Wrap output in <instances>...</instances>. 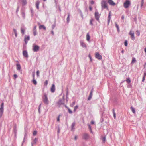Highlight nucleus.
<instances>
[{
  "label": "nucleus",
  "mask_w": 146,
  "mask_h": 146,
  "mask_svg": "<svg viewBox=\"0 0 146 146\" xmlns=\"http://www.w3.org/2000/svg\"><path fill=\"white\" fill-rule=\"evenodd\" d=\"M42 100L43 102L46 105H48L49 102L47 97V95L45 94H44V96L42 97Z\"/></svg>",
  "instance_id": "1"
},
{
  "label": "nucleus",
  "mask_w": 146,
  "mask_h": 146,
  "mask_svg": "<svg viewBox=\"0 0 146 146\" xmlns=\"http://www.w3.org/2000/svg\"><path fill=\"white\" fill-rule=\"evenodd\" d=\"M32 48L33 51L36 52H38L40 49V47L36 45L35 44H33Z\"/></svg>",
  "instance_id": "2"
},
{
  "label": "nucleus",
  "mask_w": 146,
  "mask_h": 146,
  "mask_svg": "<svg viewBox=\"0 0 146 146\" xmlns=\"http://www.w3.org/2000/svg\"><path fill=\"white\" fill-rule=\"evenodd\" d=\"M64 99L63 98V99H60L59 100V101L56 103L57 106L60 107V106L62 105H64Z\"/></svg>",
  "instance_id": "3"
},
{
  "label": "nucleus",
  "mask_w": 146,
  "mask_h": 146,
  "mask_svg": "<svg viewBox=\"0 0 146 146\" xmlns=\"http://www.w3.org/2000/svg\"><path fill=\"white\" fill-rule=\"evenodd\" d=\"M101 6L102 9L107 8L108 9V7L107 5V2L105 0H103L101 2Z\"/></svg>",
  "instance_id": "4"
},
{
  "label": "nucleus",
  "mask_w": 146,
  "mask_h": 146,
  "mask_svg": "<svg viewBox=\"0 0 146 146\" xmlns=\"http://www.w3.org/2000/svg\"><path fill=\"white\" fill-rule=\"evenodd\" d=\"M131 3L129 0H126L123 4L124 7L125 8H128L130 5Z\"/></svg>",
  "instance_id": "5"
},
{
  "label": "nucleus",
  "mask_w": 146,
  "mask_h": 146,
  "mask_svg": "<svg viewBox=\"0 0 146 146\" xmlns=\"http://www.w3.org/2000/svg\"><path fill=\"white\" fill-rule=\"evenodd\" d=\"M4 103H2L1 105L0 108V118L2 117L3 112Z\"/></svg>",
  "instance_id": "6"
},
{
  "label": "nucleus",
  "mask_w": 146,
  "mask_h": 146,
  "mask_svg": "<svg viewBox=\"0 0 146 146\" xmlns=\"http://www.w3.org/2000/svg\"><path fill=\"white\" fill-rule=\"evenodd\" d=\"M129 34L130 35L131 37V38L132 40H134L135 38L134 35V32H132L131 31H130L129 33Z\"/></svg>",
  "instance_id": "7"
},
{
  "label": "nucleus",
  "mask_w": 146,
  "mask_h": 146,
  "mask_svg": "<svg viewBox=\"0 0 146 146\" xmlns=\"http://www.w3.org/2000/svg\"><path fill=\"white\" fill-rule=\"evenodd\" d=\"M30 39V36L29 35L27 36L25 35V36L24 38V41L25 44H27L28 42V41Z\"/></svg>",
  "instance_id": "8"
},
{
  "label": "nucleus",
  "mask_w": 146,
  "mask_h": 146,
  "mask_svg": "<svg viewBox=\"0 0 146 146\" xmlns=\"http://www.w3.org/2000/svg\"><path fill=\"white\" fill-rule=\"evenodd\" d=\"M89 135L86 133L83 134L82 136V138L85 140H87L89 139Z\"/></svg>",
  "instance_id": "9"
},
{
  "label": "nucleus",
  "mask_w": 146,
  "mask_h": 146,
  "mask_svg": "<svg viewBox=\"0 0 146 146\" xmlns=\"http://www.w3.org/2000/svg\"><path fill=\"white\" fill-rule=\"evenodd\" d=\"M93 92V88H92L90 92V94L89 95V97L88 99V100H90L92 98V94Z\"/></svg>",
  "instance_id": "10"
},
{
  "label": "nucleus",
  "mask_w": 146,
  "mask_h": 146,
  "mask_svg": "<svg viewBox=\"0 0 146 146\" xmlns=\"http://www.w3.org/2000/svg\"><path fill=\"white\" fill-rule=\"evenodd\" d=\"M95 57L98 60H101L102 58V57L101 55L99 54L98 52L96 53L95 56Z\"/></svg>",
  "instance_id": "11"
},
{
  "label": "nucleus",
  "mask_w": 146,
  "mask_h": 146,
  "mask_svg": "<svg viewBox=\"0 0 146 146\" xmlns=\"http://www.w3.org/2000/svg\"><path fill=\"white\" fill-rule=\"evenodd\" d=\"M95 16L96 20L98 21L99 20L100 15L98 11H96L95 13Z\"/></svg>",
  "instance_id": "12"
},
{
  "label": "nucleus",
  "mask_w": 146,
  "mask_h": 146,
  "mask_svg": "<svg viewBox=\"0 0 146 146\" xmlns=\"http://www.w3.org/2000/svg\"><path fill=\"white\" fill-rule=\"evenodd\" d=\"M23 55L26 58H28V55L27 52L26 50H24L23 51Z\"/></svg>",
  "instance_id": "13"
},
{
  "label": "nucleus",
  "mask_w": 146,
  "mask_h": 146,
  "mask_svg": "<svg viewBox=\"0 0 146 146\" xmlns=\"http://www.w3.org/2000/svg\"><path fill=\"white\" fill-rule=\"evenodd\" d=\"M51 91L52 92H54L55 91V86L54 84H52L50 89Z\"/></svg>",
  "instance_id": "14"
},
{
  "label": "nucleus",
  "mask_w": 146,
  "mask_h": 146,
  "mask_svg": "<svg viewBox=\"0 0 146 146\" xmlns=\"http://www.w3.org/2000/svg\"><path fill=\"white\" fill-rule=\"evenodd\" d=\"M75 125V122H73L71 125V130L72 131H74V130L75 129V128H74Z\"/></svg>",
  "instance_id": "15"
},
{
  "label": "nucleus",
  "mask_w": 146,
  "mask_h": 146,
  "mask_svg": "<svg viewBox=\"0 0 146 146\" xmlns=\"http://www.w3.org/2000/svg\"><path fill=\"white\" fill-rule=\"evenodd\" d=\"M111 19V12H110L108 16V24H109L110 23V20Z\"/></svg>",
  "instance_id": "16"
},
{
  "label": "nucleus",
  "mask_w": 146,
  "mask_h": 146,
  "mask_svg": "<svg viewBox=\"0 0 146 146\" xmlns=\"http://www.w3.org/2000/svg\"><path fill=\"white\" fill-rule=\"evenodd\" d=\"M25 28L21 27V32L23 35L25 33Z\"/></svg>",
  "instance_id": "17"
},
{
  "label": "nucleus",
  "mask_w": 146,
  "mask_h": 146,
  "mask_svg": "<svg viewBox=\"0 0 146 146\" xmlns=\"http://www.w3.org/2000/svg\"><path fill=\"white\" fill-rule=\"evenodd\" d=\"M108 2L110 5H115V3L112 0H109Z\"/></svg>",
  "instance_id": "18"
},
{
  "label": "nucleus",
  "mask_w": 146,
  "mask_h": 146,
  "mask_svg": "<svg viewBox=\"0 0 146 146\" xmlns=\"http://www.w3.org/2000/svg\"><path fill=\"white\" fill-rule=\"evenodd\" d=\"M40 3V1L39 0H37L36 3V8L37 9H39V5Z\"/></svg>",
  "instance_id": "19"
},
{
  "label": "nucleus",
  "mask_w": 146,
  "mask_h": 146,
  "mask_svg": "<svg viewBox=\"0 0 146 146\" xmlns=\"http://www.w3.org/2000/svg\"><path fill=\"white\" fill-rule=\"evenodd\" d=\"M39 28L40 29H43L45 30H46V27L43 25H39Z\"/></svg>",
  "instance_id": "20"
},
{
  "label": "nucleus",
  "mask_w": 146,
  "mask_h": 146,
  "mask_svg": "<svg viewBox=\"0 0 146 146\" xmlns=\"http://www.w3.org/2000/svg\"><path fill=\"white\" fill-rule=\"evenodd\" d=\"M38 140V139L37 138H35L33 140V142H32L31 143V144H32V143H33V145L34 144H36L37 141Z\"/></svg>",
  "instance_id": "21"
},
{
  "label": "nucleus",
  "mask_w": 146,
  "mask_h": 146,
  "mask_svg": "<svg viewBox=\"0 0 146 146\" xmlns=\"http://www.w3.org/2000/svg\"><path fill=\"white\" fill-rule=\"evenodd\" d=\"M81 45L82 46L84 47H86V44L84 43L83 41L82 40L80 41Z\"/></svg>",
  "instance_id": "22"
},
{
  "label": "nucleus",
  "mask_w": 146,
  "mask_h": 146,
  "mask_svg": "<svg viewBox=\"0 0 146 146\" xmlns=\"http://www.w3.org/2000/svg\"><path fill=\"white\" fill-rule=\"evenodd\" d=\"M17 69L18 70H20L21 69V67L20 65L19 64H16Z\"/></svg>",
  "instance_id": "23"
},
{
  "label": "nucleus",
  "mask_w": 146,
  "mask_h": 146,
  "mask_svg": "<svg viewBox=\"0 0 146 146\" xmlns=\"http://www.w3.org/2000/svg\"><path fill=\"white\" fill-rule=\"evenodd\" d=\"M90 38V37L89 35V33H88L86 35V40L87 41H89Z\"/></svg>",
  "instance_id": "24"
},
{
  "label": "nucleus",
  "mask_w": 146,
  "mask_h": 146,
  "mask_svg": "<svg viewBox=\"0 0 146 146\" xmlns=\"http://www.w3.org/2000/svg\"><path fill=\"white\" fill-rule=\"evenodd\" d=\"M126 81L127 83L128 84H129L131 82V80L130 78H127Z\"/></svg>",
  "instance_id": "25"
},
{
  "label": "nucleus",
  "mask_w": 146,
  "mask_h": 146,
  "mask_svg": "<svg viewBox=\"0 0 146 146\" xmlns=\"http://www.w3.org/2000/svg\"><path fill=\"white\" fill-rule=\"evenodd\" d=\"M131 110L132 112L134 113H135V108L131 106Z\"/></svg>",
  "instance_id": "26"
},
{
  "label": "nucleus",
  "mask_w": 146,
  "mask_h": 146,
  "mask_svg": "<svg viewBox=\"0 0 146 146\" xmlns=\"http://www.w3.org/2000/svg\"><path fill=\"white\" fill-rule=\"evenodd\" d=\"M22 0V5H26L27 3L26 0Z\"/></svg>",
  "instance_id": "27"
},
{
  "label": "nucleus",
  "mask_w": 146,
  "mask_h": 146,
  "mask_svg": "<svg viewBox=\"0 0 146 146\" xmlns=\"http://www.w3.org/2000/svg\"><path fill=\"white\" fill-rule=\"evenodd\" d=\"M94 21V20L93 19V18H91L90 20V25H93V23H92V22Z\"/></svg>",
  "instance_id": "28"
},
{
  "label": "nucleus",
  "mask_w": 146,
  "mask_h": 146,
  "mask_svg": "<svg viewBox=\"0 0 146 146\" xmlns=\"http://www.w3.org/2000/svg\"><path fill=\"white\" fill-rule=\"evenodd\" d=\"M32 82L35 85H36L37 84V82L35 79H33Z\"/></svg>",
  "instance_id": "29"
},
{
  "label": "nucleus",
  "mask_w": 146,
  "mask_h": 146,
  "mask_svg": "<svg viewBox=\"0 0 146 146\" xmlns=\"http://www.w3.org/2000/svg\"><path fill=\"white\" fill-rule=\"evenodd\" d=\"M33 32L34 36H35L37 34L36 30H33Z\"/></svg>",
  "instance_id": "30"
},
{
  "label": "nucleus",
  "mask_w": 146,
  "mask_h": 146,
  "mask_svg": "<svg viewBox=\"0 0 146 146\" xmlns=\"http://www.w3.org/2000/svg\"><path fill=\"white\" fill-rule=\"evenodd\" d=\"M136 61V60L135 58H133L132 59L131 62V63H134Z\"/></svg>",
  "instance_id": "31"
},
{
  "label": "nucleus",
  "mask_w": 146,
  "mask_h": 146,
  "mask_svg": "<svg viewBox=\"0 0 146 146\" xmlns=\"http://www.w3.org/2000/svg\"><path fill=\"white\" fill-rule=\"evenodd\" d=\"M113 116H114V118L115 119L116 118V114H115V112L114 109H113Z\"/></svg>",
  "instance_id": "32"
},
{
  "label": "nucleus",
  "mask_w": 146,
  "mask_h": 146,
  "mask_svg": "<svg viewBox=\"0 0 146 146\" xmlns=\"http://www.w3.org/2000/svg\"><path fill=\"white\" fill-rule=\"evenodd\" d=\"M70 14L69 13L67 17V23H69L70 21Z\"/></svg>",
  "instance_id": "33"
},
{
  "label": "nucleus",
  "mask_w": 146,
  "mask_h": 146,
  "mask_svg": "<svg viewBox=\"0 0 146 146\" xmlns=\"http://www.w3.org/2000/svg\"><path fill=\"white\" fill-rule=\"evenodd\" d=\"M115 26L117 29L118 31L119 32V26L116 23H115Z\"/></svg>",
  "instance_id": "34"
},
{
  "label": "nucleus",
  "mask_w": 146,
  "mask_h": 146,
  "mask_svg": "<svg viewBox=\"0 0 146 146\" xmlns=\"http://www.w3.org/2000/svg\"><path fill=\"white\" fill-rule=\"evenodd\" d=\"M102 141L103 143H105L106 140V138L105 137H103L102 139Z\"/></svg>",
  "instance_id": "35"
},
{
  "label": "nucleus",
  "mask_w": 146,
  "mask_h": 146,
  "mask_svg": "<svg viewBox=\"0 0 146 146\" xmlns=\"http://www.w3.org/2000/svg\"><path fill=\"white\" fill-rule=\"evenodd\" d=\"M22 15L23 18H25V14L24 12H22L21 13Z\"/></svg>",
  "instance_id": "36"
},
{
  "label": "nucleus",
  "mask_w": 146,
  "mask_h": 146,
  "mask_svg": "<svg viewBox=\"0 0 146 146\" xmlns=\"http://www.w3.org/2000/svg\"><path fill=\"white\" fill-rule=\"evenodd\" d=\"M78 107V106L77 105H76V106H75L74 107V112H75L76 111V110L77 109Z\"/></svg>",
  "instance_id": "37"
},
{
  "label": "nucleus",
  "mask_w": 146,
  "mask_h": 146,
  "mask_svg": "<svg viewBox=\"0 0 146 146\" xmlns=\"http://www.w3.org/2000/svg\"><path fill=\"white\" fill-rule=\"evenodd\" d=\"M37 133V132L36 131H34L33 133V135H36Z\"/></svg>",
  "instance_id": "38"
},
{
  "label": "nucleus",
  "mask_w": 146,
  "mask_h": 146,
  "mask_svg": "<svg viewBox=\"0 0 146 146\" xmlns=\"http://www.w3.org/2000/svg\"><path fill=\"white\" fill-rule=\"evenodd\" d=\"M124 44L125 46H127V40H125L124 42Z\"/></svg>",
  "instance_id": "39"
},
{
  "label": "nucleus",
  "mask_w": 146,
  "mask_h": 146,
  "mask_svg": "<svg viewBox=\"0 0 146 146\" xmlns=\"http://www.w3.org/2000/svg\"><path fill=\"white\" fill-rule=\"evenodd\" d=\"M55 26H56V24L55 23L52 26V29H54V28H55Z\"/></svg>",
  "instance_id": "40"
},
{
  "label": "nucleus",
  "mask_w": 146,
  "mask_h": 146,
  "mask_svg": "<svg viewBox=\"0 0 146 146\" xmlns=\"http://www.w3.org/2000/svg\"><path fill=\"white\" fill-rule=\"evenodd\" d=\"M88 56H89V58H90V61L92 62V58L91 56H90V54H89V55Z\"/></svg>",
  "instance_id": "41"
},
{
  "label": "nucleus",
  "mask_w": 146,
  "mask_h": 146,
  "mask_svg": "<svg viewBox=\"0 0 146 146\" xmlns=\"http://www.w3.org/2000/svg\"><path fill=\"white\" fill-rule=\"evenodd\" d=\"M75 102H73L72 104H71V105H70V106H73L75 104Z\"/></svg>",
  "instance_id": "42"
},
{
  "label": "nucleus",
  "mask_w": 146,
  "mask_h": 146,
  "mask_svg": "<svg viewBox=\"0 0 146 146\" xmlns=\"http://www.w3.org/2000/svg\"><path fill=\"white\" fill-rule=\"evenodd\" d=\"M48 83V81L47 80H46L45 81L44 83V85H47Z\"/></svg>",
  "instance_id": "43"
},
{
  "label": "nucleus",
  "mask_w": 146,
  "mask_h": 146,
  "mask_svg": "<svg viewBox=\"0 0 146 146\" xmlns=\"http://www.w3.org/2000/svg\"><path fill=\"white\" fill-rule=\"evenodd\" d=\"M137 33L138 36H139L140 35V32L139 31L137 30L136 31Z\"/></svg>",
  "instance_id": "44"
},
{
  "label": "nucleus",
  "mask_w": 146,
  "mask_h": 146,
  "mask_svg": "<svg viewBox=\"0 0 146 146\" xmlns=\"http://www.w3.org/2000/svg\"><path fill=\"white\" fill-rule=\"evenodd\" d=\"M68 112L70 113L71 114L72 113V111L69 108L68 109Z\"/></svg>",
  "instance_id": "45"
},
{
  "label": "nucleus",
  "mask_w": 146,
  "mask_h": 146,
  "mask_svg": "<svg viewBox=\"0 0 146 146\" xmlns=\"http://www.w3.org/2000/svg\"><path fill=\"white\" fill-rule=\"evenodd\" d=\"M39 70H38L36 72V75L37 76H39Z\"/></svg>",
  "instance_id": "46"
},
{
  "label": "nucleus",
  "mask_w": 146,
  "mask_h": 146,
  "mask_svg": "<svg viewBox=\"0 0 146 146\" xmlns=\"http://www.w3.org/2000/svg\"><path fill=\"white\" fill-rule=\"evenodd\" d=\"M60 132V129L59 127H58V131L57 132L58 133H59Z\"/></svg>",
  "instance_id": "47"
},
{
  "label": "nucleus",
  "mask_w": 146,
  "mask_h": 146,
  "mask_svg": "<svg viewBox=\"0 0 146 146\" xmlns=\"http://www.w3.org/2000/svg\"><path fill=\"white\" fill-rule=\"evenodd\" d=\"M145 80V76H143L142 80V82H144Z\"/></svg>",
  "instance_id": "48"
},
{
  "label": "nucleus",
  "mask_w": 146,
  "mask_h": 146,
  "mask_svg": "<svg viewBox=\"0 0 146 146\" xmlns=\"http://www.w3.org/2000/svg\"><path fill=\"white\" fill-rule=\"evenodd\" d=\"M88 126L89 130L91 129H92V128H91V126L89 124H88Z\"/></svg>",
  "instance_id": "49"
},
{
  "label": "nucleus",
  "mask_w": 146,
  "mask_h": 146,
  "mask_svg": "<svg viewBox=\"0 0 146 146\" xmlns=\"http://www.w3.org/2000/svg\"><path fill=\"white\" fill-rule=\"evenodd\" d=\"M60 115H59L58 117L57 121H60Z\"/></svg>",
  "instance_id": "50"
},
{
  "label": "nucleus",
  "mask_w": 146,
  "mask_h": 146,
  "mask_svg": "<svg viewBox=\"0 0 146 146\" xmlns=\"http://www.w3.org/2000/svg\"><path fill=\"white\" fill-rule=\"evenodd\" d=\"M32 76L33 79H35V73H33L32 74Z\"/></svg>",
  "instance_id": "51"
},
{
  "label": "nucleus",
  "mask_w": 146,
  "mask_h": 146,
  "mask_svg": "<svg viewBox=\"0 0 146 146\" xmlns=\"http://www.w3.org/2000/svg\"><path fill=\"white\" fill-rule=\"evenodd\" d=\"M19 6H18V7H17V8L16 11V12L17 13V12H18V11H19Z\"/></svg>",
  "instance_id": "52"
},
{
  "label": "nucleus",
  "mask_w": 146,
  "mask_h": 146,
  "mask_svg": "<svg viewBox=\"0 0 146 146\" xmlns=\"http://www.w3.org/2000/svg\"><path fill=\"white\" fill-rule=\"evenodd\" d=\"M143 0H142L141 2V6H143Z\"/></svg>",
  "instance_id": "53"
},
{
  "label": "nucleus",
  "mask_w": 146,
  "mask_h": 146,
  "mask_svg": "<svg viewBox=\"0 0 146 146\" xmlns=\"http://www.w3.org/2000/svg\"><path fill=\"white\" fill-rule=\"evenodd\" d=\"M90 2V3L91 4H93L94 3V2L93 0H92V1H91Z\"/></svg>",
  "instance_id": "54"
},
{
  "label": "nucleus",
  "mask_w": 146,
  "mask_h": 146,
  "mask_svg": "<svg viewBox=\"0 0 146 146\" xmlns=\"http://www.w3.org/2000/svg\"><path fill=\"white\" fill-rule=\"evenodd\" d=\"M14 77L15 78H16L17 77V75L16 74H15L14 75Z\"/></svg>",
  "instance_id": "55"
},
{
  "label": "nucleus",
  "mask_w": 146,
  "mask_h": 146,
  "mask_svg": "<svg viewBox=\"0 0 146 146\" xmlns=\"http://www.w3.org/2000/svg\"><path fill=\"white\" fill-rule=\"evenodd\" d=\"M68 94V91H67V94H66V101H68V99L67 98H68V97H67Z\"/></svg>",
  "instance_id": "56"
},
{
  "label": "nucleus",
  "mask_w": 146,
  "mask_h": 146,
  "mask_svg": "<svg viewBox=\"0 0 146 146\" xmlns=\"http://www.w3.org/2000/svg\"><path fill=\"white\" fill-rule=\"evenodd\" d=\"M36 25H35L33 28V30H36Z\"/></svg>",
  "instance_id": "57"
},
{
  "label": "nucleus",
  "mask_w": 146,
  "mask_h": 146,
  "mask_svg": "<svg viewBox=\"0 0 146 146\" xmlns=\"http://www.w3.org/2000/svg\"><path fill=\"white\" fill-rule=\"evenodd\" d=\"M77 139V136H75L74 137V140H76Z\"/></svg>",
  "instance_id": "58"
},
{
  "label": "nucleus",
  "mask_w": 146,
  "mask_h": 146,
  "mask_svg": "<svg viewBox=\"0 0 146 146\" xmlns=\"http://www.w3.org/2000/svg\"><path fill=\"white\" fill-rule=\"evenodd\" d=\"M13 31H14V33H17V32L16 30L15 29H13Z\"/></svg>",
  "instance_id": "59"
},
{
  "label": "nucleus",
  "mask_w": 146,
  "mask_h": 146,
  "mask_svg": "<svg viewBox=\"0 0 146 146\" xmlns=\"http://www.w3.org/2000/svg\"><path fill=\"white\" fill-rule=\"evenodd\" d=\"M25 136H26V135H24V139H23V142L22 143V144H23V143L25 142Z\"/></svg>",
  "instance_id": "60"
},
{
  "label": "nucleus",
  "mask_w": 146,
  "mask_h": 146,
  "mask_svg": "<svg viewBox=\"0 0 146 146\" xmlns=\"http://www.w3.org/2000/svg\"><path fill=\"white\" fill-rule=\"evenodd\" d=\"M89 9L90 11H92V8L91 6L89 7Z\"/></svg>",
  "instance_id": "61"
},
{
  "label": "nucleus",
  "mask_w": 146,
  "mask_h": 146,
  "mask_svg": "<svg viewBox=\"0 0 146 146\" xmlns=\"http://www.w3.org/2000/svg\"><path fill=\"white\" fill-rule=\"evenodd\" d=\"M91 123L92 124H93L94 123V121H91Z\"/></svg>",
  "instance_id": "62"
},
{
  "label": "nucleus",
  "mask_w": 146,
  "mask_h": 146,
  "mask_svg": "<svg viewBox=\"0 0 146 146\" xmlns=\"http://www.w3.org/2000/svg\"><path fill=\"white\" fill-rule=\"evenodd\" d=\"M41 106V104H40L38 106V109H40Z\"/></svg>",
  "instance_id": "63"
},
{
  "label": "nucleus",
  "mask_w": 146,
  "mask_h": 146,
  "mask_svg": "<svg viewBox=\"0 0 146 146\" xmlns=\"http://www.w3.org/2000/svg\"><path fill=\"white\" fill-rule=\"evenodd\" d=\"M41 106V104H40L38 106V109H40Z\"/></svg>",
  "instance_id": "64"
}]
</instances>
